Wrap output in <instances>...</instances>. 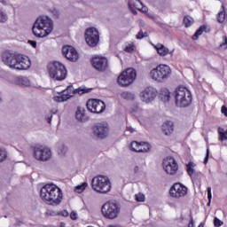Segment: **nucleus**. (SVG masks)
Instances as JSON below:
<instances>
[{
	"instance_id": "1",
	"label": "nucleus",
	"mask_w": 227,
	"mask_h": 227,
	"mask_svg": "<svg viewBox=\"0 0 227 227\" xmlns=\"http://www.w3.org/2000/svg\"><path fill=\"white\" fill-rule=\"evenodd\" d=\"M2 60L12 70H28L31 67V60L28 57L11 51H5L2 54Z\"/></svg>"
},
{
	"instance_id": "2",
	"label": "nucleus",
	"mask_w": 227,
	"mask_h": 227,
	"mask_svg": "<svg viewBox=\"0 0 227 227\" xmlns=\"http://www.w3.org/2000/svg\"><path fill=\"white\" fill-rule=\"evenodd\" d=\"M40 197L44 203L54 207L63 201V192L54 184H46L40 190Z\"/></svg>"
},
{
	"instance_id": "3",
	"label": "nucleus",
	"mask_w": 227,
	"mask_h": 227,
	"mask_svg": "<svg viewBox=\"0 0 227 227\" xmlns=\"http://www.w3.org/2000/svg\"><path fill=\"white\" fill-rule=\"evenodd\" d=\"M52 29H54L52 20L47 16H41L35 21L32 33L36 38H45L52 33Z\"/></svg>"
},
{
	"instance_id": "4",
	"label": "nucleus",
	"mask_w": 227,
	"mask_h": 227,
	"mask_svg": "<svg viewBox=\"0 0 227 227\" xmlns=\"http://www.w3.org/2000/svg\"><path fill=\"white\" fill-rule=\"evenodd\" d=\"M175 100L177 107H189L192 104V94L186 87L179 86L175 90Z\"/></svg>"
},
{
	"instance_id": "5",
	"label": "nucleus",
	"mask_w": 227,
	"mask_h": 227,
	"mask_svg": "<svg viewBox=\"0 0 227 227\" xmlns=\"http://www.w3.org/2000/svg\"><path fill=\"white\" fill-rule=\"evenodd\" d=\"M92 190L98 194H107L111 192V180L106 176H98L91 180Z\"/></svg>"
},
{
	"instance_id": "6",
	"label": "nucleus",
	"mask_w": 227,
	"mask_h": 227,
	"mask_svg": "<svg viewBox=\"0 0 227 227\" xmlns=\"http://www.w3.org/2000/svg\"><path fill=\"white\" fill-rule=\"evenodd\" d=\"M101 212L106 219H116L121 212V206L115 200L107 201L102 206Z\"/></svg>"
},
{
	"instance_id": "7",
	"label": "nucleus",
	"mask_w": 227,
	"mask_h": 227,
	"mask_svg": "<svg viewBox=\"0 0 227 227\" xmlns=\"http://www.w3.org/2000/svg\"><path fill=\"white\" fill-rule=\"evenodd\" d=\"M150 77L157 82H166L171 77V68L168 65L160 64L150 72Z\"/></svg>"
},
{
	"instance_id": "8",
	"label": "nucleus",
	"mask_w": 227,
	"mask_h": 227,
	"mask_svg": "<svg viewBox=\"0 0 227 227\" xmlns=\"http://www.w3.org/2000/svg\"><path fill=\"white\" fill-rule=\"evenodd\" d=\"M49 75L53 81H65L67 79V67L61 62H53L49 67Z\"/></svg>"
},
{
	"instance_id": "9",
	"label": "nucleus",
	"mask_w": 227,
	"mask_h": 227,
	"mask_svg": "<svg viewBox=\"0 0 227 227\" xmlns=\"http://www.w3.org/2000/svg\"><path fill=\"white\" fill-rule=\"evenodd\" d=\"M33 157L35 160H40L41 162H47L51 160L52 157V151L42 145H35L33 147Z\"/></svg>"
},
{
	"instance_id": "10",
	"label": "nucleus",
	"mask_w": 227,
	"mask_h": 227,
	"mask_svg": "<svg viewBox=\"0 0 227 227\" xmlns=\"http://www.w3.org/2000/svg\"><path fill=\"white\" fill-rule=\"evenodd\" d=\"M136 69L128 68L119 75L118 83L120 86H129L136 81Z\"/></svg>"
},
{
	"instance_id": "11",
	"label": "nucleus",
	"mask_w": 227,
	"mask_h": 227,
	"mask_svg": "<svg viewBox=\"0 0 227 227\" xmlns=\"http://www.w3.org/2000/svg\"><path fill=\"white\" fill-rule=\"evenodd\" d=\"M99 41L100 35L98 34V30H97V28L92 27L86 29L85 42L90 47H97Z\"/></svg>"
},
{
	"instance_id": "12",
	"label": "nucleus",
	"mask_w": 227,
	"mask_h": 227,
	"mask_svg": "<svg viewBox=\"0 0 227 227\" xmlns=\"http://www.w3.org/2000/svg\"><path fill=\"white\" fill-rule=\"evenodd\" d=\"M163 169L167 173V175H170V176H175L176 173H178V163L176 160L173 157H167L163 160Z\"/></svg>"
},
{
	"instance_id": "13",
	"label": "nucleus",
	"mask_w": 227,
	"mask_h": 227,
	"mask_svg": "<svg viewBox=\"0 0 227 227\" xmlns=\"http://www.w3.org/2000/svg\"><path fill=\"white\" fill-rule=\"evenodd\" d=\"M157 95H159V92L157 91V89L149 86L146 87L141 93H140V100L142 102H145V104H150L157 98Z\"/></svg>"
},
{
	"instance_id": "14",
	"label": "nucleus",
	"mask_w": 227,
	"mask_h": 227,
	"mask_svg": "<svg viewBox=\"0 0 227 227\" xmlns=\"http://www.w3.org/2000/svg\"><path fill=\"white\" fill-rule=\"evenodd\" d=\"M87 109L90 113L100 114L106 111V103L100 99H90L87 101Z\"/></svg>"
},
{
	"instance_id": "15",
	"label": "nucleus",
	"mask_w": 227,
	"mask_h": 227,
	"mask_svg": "<svg viewBox=\"0 0 227 227\" xmlns=\"http://www.w3.org/2000/svg\"><path fill=\"white\" fill-rule=\"evenodd\" d=\"M92 134L98 139H106L109 136V125L104 123H97L91 128Z\"/></svg>"
},
{
	"instance_id": "16",
	"label": "nucleus",
	"mask_w": 227,
	"mask_h": 227,
	"mask_svg": "<svg viewBox=\"0 0 227 227\" xmlns=\"http://www.w3.org/2000/svg\"><path fill=\"white\" fill-rule=\"evenodd\" d=\"M172 198H184L187 195V187L180 183H176L169 190Z\"/></svg>"
},
{
	"instance_id": "17",
	"label": "nucleus",
	"mask_w": 227,
	"mask_h": 227,
	"mask_svg": "<svg viewBox=\"0 0 227 227\" xmlns=\"http://www.w3.org/2000/svg\"><path fill=\"white\" fill-rule=\"evenodd\" d=\"M91 63L93 68H95V70L98 72H106V70H107V67H109L107 59L104 57L96 56L92 58Z\"/></svg>"
},
{
	"instance_id": "18",
	"label": "nucleus",
	"mask_w": 227,
	"mask_h": 227,
	"mask_svg": "<svg viewBox=\"0 0 227 227\" xmlns=\"http://www.w3.org/2000/svg\"><path fill=\"white\" fill-rule=\"evenodd\" d=\"M62 54L65 56V58H67V59H68V61H72L73 63L79 60V53L73 46H63Z\"/></svg>"
},
{
	"instance_id": "19",
	"label": "nucleus",
	"mask_w": 227,
	"mask_h": 227,
	"mask_svg": "<svg viewBox=\"0 0 227 227\" xmlns=\"http://www.w3.org/2000/svg\"><path fill=\"white\" fill-rule=\"evenodd\" d=\"M154 49H156L157 53L161 56V58H164V56H168V54H170V56H173V51H169V49H168L164 44L158 43L156 45H153Z\"/></svg>"
},
{
	"instance_id": "20",
	"label": "nucleus",
	"mask_w": 227,
	"mask_h": 227,
	"mask_svg": "<svg viewBox=\"0 0 227 227\" xmlns=\"http://www.w3.org/2000/svg\"><path fill=\"white\" fill-rule=\"evenodd\" d=\"M86 110H84L83 107L78 106L76 112H75V118L78 121H82V123L84 121H88V116H86L85 113Z\"/></svg>"
},
{
	"instance_id": "21",
	"label": "nucleus",
	"mask_w": 227,
	"mask_h": 227,
	"mask_svg": "<svg viewBox=\"0 0 227 227\" xmlns=\"http://www.w3.org/2000/svg\"><path fill=\"white\" fill-rule=\"evenodd\" d=\"M162 130L166 136H171L173 131L175 130V126L173 125V121H167L162 125Z\"/></svg>"
},
{
	"instance_id": "22",
	"label": "nucleus",
	"mask_w": 227,
	"mask_h": 227,
	"mask_svg": "<svg viewBox=\"0 0 227 227\" xmlns=\"http://www.w3.org/2000/svg\"><path fill=\"white\" fill-rule=\"evenodd\" d=\"M137 4L129 1L128 4V6L130 10V12H132V13H134V15H136V13H137V11L136 10H141V8H143V3H141L139 0H136Z\"/></svg>"
},
{
	"instance_id": "23",
	"label": "nucleus",
	"mask_w": 227,
	"mask_h": 227,
	"mask_svg": "<svg viewBox=\"0 0 227 227\" xmlns=\"http://www.w3.org/2000/svg\"><path fill=\"white\" fill-rule=\"evenodd\" d=\"M15 84L18 86H31V82L26 76H18L15 79Z\"/></svg>"
},
{
	"instance_id": "24",
	"label": "nucleus",
	"mask_w": 227,
	"mask_h": 227,
	"mask_svg": "<svg viewBox=\"0 0 227 227\" xmlns=\"http://www.w3.org/2000/svg\"><path fill=\"white\" fill-rule=\"evenodd\" d=\"M72 90H74V87L73 86H68L67 88V90H64L62 91V95H61L62 102H67V100H69V98H72V97H74V95L71 94Z\"/></svg>"
},
{
	"instance_id": "25",
	"label": "nucleus",
	"mask_w": 227,
	"mask_h": 227,
	"mask_svg": "<svg viewBox=\"0 0 227 227\" xmlns=\"http://www.w3.org/2000/svg\"><path fill=\"white\" fill-rule=\"evenodd\" d=\"M194 168H196V165L192 161H189L186 165V171L191 178L196 176V169H194Z\"/></svg>"
},
{
	"instance_id": "26",
	"label": "nucleus",
	"mask_w": 227,
	"mask_h": 227,
	"mask_svg": "<svg viewBox=\"0 0 227 227\" xmlns=\"http://www.w3.org/2000/svg\"><path fill=\"white\" fill-rule=\"evenodd\" d=\"M160 98L163 102H169L171 100V93L169 90L164 88L160 90Z\"/></svg>"
},
{
	"instance_id": "27",
	"label": "nucleus",
	"mask_w": 227,
	"mask_h": 227,
	"mask_svg": "<svg viewBox=\"0 0 227 227\" xmlns=\"http://www.w3.org/2000/svg\"><path fill=\"white\" fill-rule=\"evenodd\" d=\"M203 32H207V26H201L196 32L195 34L192 35V40H198V38H200V36H201V35H203Z\"/></svg>"
},
{
	"instance_id": "28",
	"label": "nucleus",
	"mask_w": 227,
	"mask_h": 227,
	"mask_svg": "<svg viewBox=\"0 0 227 227\" xmlns=\"http://www.w3.org/2000/svg\"><path fill=\"white\" fill-rule=\"evenodd\" d=\"M93 89H87L86 87H80L73 90V95H84V93H90Z\"/></svg>"
},
{
	"instance_id": "29",
	"label": "nucleus",
	"mask_w": 227,
	"mask_h": 227,
	"mask_svg": "<svg viewBox=\"0 0 227 227\" xmlns=\"http://www.w3.org/2000/svg\"><path fill=\"white\" fill-rule=\"evenodd\" d=\"M139 145H140V149L142 151H138V153H146L148 152H150V144L146 143V142H140L139 143Z\"/></svg>"
},
{
	"instance_id": "30",
	"label": "nucleus",
	"mask_w": 227,
	"mask_h": 227,
	"mask_svg": "<svg viewBox=\"0 0 227 227\" xmlns=\"http://www.w3.org/2000/svg\"><path fill=\"white\" fill-rule=\"evenodd\" d=\"M183 22L185 26V27H191V26H192V24H194V19H192V17L187 15L184 17Z\"/></svg>"
},
{
	"instance_id": "31",
	"label": "nucleus",
	"mask_w": 227,
	"mask_h": 227,
	"mask_svg": "<svg viewBox=\"0 0 227 227\" xmlns=\"http://www.w3.org/2000/svg\"><path fill=\"white\" fill-rule=\"evenodd\" d=\"M121 97L124 98V100H134L136 98V96L132 92L124 91L121 94Z\"/></svg>"
},
{
	"instance_id": "32",
	"label": "nucleus",
	"mask_w": 227,
	"mask_h": 227,
	"mask_svg": "<svg viewBox=\"0 0 227 227\" xmlns=\"http://www.w3.org/2000/svg\"><path fill=\"white\" fill-rule=\"evenodd\" d=\"M139 142L137 141H133L130 145V148L133 152L139 153L140 151H143V149L140 148Z\"/></svg>"
},
{
	"instance_id": "33",
	"label": "nucleus",
	"mask_w": 227,
	"mask_h": 227,
	"mask_svg": "<svg viewBox=\"0 0 227 227\" xmlns=\"http://www.w3.org/2000/svg\"><path fill=\"white\" fill-rule=\"evenodd\" d=\"M88 187V183H83L80 185H77L74 187V192H78V194H81V192H84V189H86Z\"/></svg>"
},
{
	"instance_id": "34",
	"label": "nucleus",
	"mask_w": 227,
	"mask_h": 227,
	"mask_svg": "<svg viewBox=\"0 0 227 227\" xmlns=\"http://www.w3.org/2000/svg\"><path fill=\"white\" fill-rule=\"evenodd\" d=\"M225 19H226V12H220L217 14V22H219L220 24H223V22H224Z\"/></svg>"
},
{
	"instance_id": "35",
	"label": "nucleus",
	"mask_w": 227,
	"mask_h": 227,
	"mask_svg": "<svg viewBox=\"0 0 227 227\" xmlns=\"http://www.w3.org/2000/svg\"><path fill=\"white\" fill-rule=\"evenodd\" d=\"M67 148L66 147L65 145H63V144L59 145V147H58L59 155H65V153H67Z\"/></svg>"
},
{
	"instance_id": "36",
	"label": "nucleus",
	"mask_w": 227,
	"mask_h": 227,
	"mask_svg": "<svg viewBox=\"0 0 227 227\" xmlns=\"http://www.w3.org/2000/svg\"><path fill=\"white\" fill-rule=\"evenodd\" d=\"M6 150L0 148V162H4L6 160Z\"/></svg>"
},
{
	"instance_id": "37",
	"label": "nucleus",
	"mask_w": 227,
	"mask_h": 227,
	"mask_svg": "<svg viewBox=\"0 0 227 227\" xmlns=\"http://www.w3.org/2000/svg\"><path fill=\"white\" fill-rule=\"evenodd\" d=\"M207 200H208L207 207H210V204L212 203V188L208 186L207 188Z\"/></svg>"
},
{
	"instance_id": "38",
	"label": "nucleus",
	"mask_w": 227,
	"mask_h": 227,
	"mask_svg": "<svg viewBox=\"0 0 227 227\" xmlns=\"http://www.w3.org/2000/svg\"><path fill=\"white\" fill-rule=\"evenodd\" d=\"M6 20H8V16L4 12L0 10V22L4 23Z\"/></svg>"
},
{
	"instance_id": "39",
	"label": "nucleus",
	"mask_w": 227,
	"mask_h": 227,
	"mask_svg": "<svg viewBox=\"0 0 227 227\" xmlns=\"http://www.w3.org/2000/svg\"><path fill=\"white\" fill-rule=\"evenodd\" d=\"M148 36V32L143 33V30H140L137 35V40H142V38H146Z\"/></svg>"
},
{
	"instance_id": "40",
	"label": "nucleus",
	"mask_w": 227,
	"mask_h": 227,
	"mask_svg": "<svg viewBox=\"0 0 227 227\" xmlns=\"http://www.w3.org/2000/svg\"><path fill=\"white\" fill-rule=\"evenodd\" d=\"M56 113H58V110L51 112L48 115L45 116V120L48 123H51V121H52V114H56Z\"/></svg>"
},
{
	"instance_id": "41",
	"label": "nucleus",
	"mask_w": 227,
	"mask_h": 227,
	"mask_svg": "<svg viewBox=\"0 0 227 227\" xmlns=\"http://www.w3.org/2000/svg\"><path fill=\"white\" fill-rule=\"evenodd\" d=\"M214 224L215 227H220L223 226V224H224V223H223V221H221L219 218L215 217L214 218Z\"/></svg>"
},
{
	"instance_id": "42",
	"label": "nucleus",
	"mask_w": 227,
	"mask_h": 227,
	"mask_svg": "<svg viewBox=\"0 0 227 227\" xmlns=\"http://www.w3.org/2000/svg\"><path fill=\"white\" fill-rule=\"evenodd\" d=\"M135 198H136L137 201H140V202L145 201V194H143V193L136 194Z\"/></svg>"
},
{
	"instance_id": "43",
	"label": "nucleus",
	"mask_w": 227,
	"mask_h": 227,
	"mask_svg": "<svg viewBox=\"0 0 227 227\" xmlns=\"http://www.w3.org/2000/svg\"><path fill=\"white\" fill-rule=\"evenodd\" d=\"M125 52H133L134 51V45L129 44V45H126L124 48Z\"/></svg>"
},
{
	"instance_id": "44",
	"label": "nucleus",
	"mask_w": 227,
	"mask_h": 227,
	"mask_svg": "<svg viewBox=\"0 0 227 227\" xmlns=\"http://www.w3.org/2000/svg\"><path fill=\"white\" fill-rule=\"evenodd\" d=\"M223 41H224V43H221L220 44V48L221 49H226V47H227V37H226V35H224L223 37Z\"/></svg>"
},
{
	"instance_id": "45",
	"label": "nucleus",
	"mask_w": 227,
	"mask_h": 227,
	"mask_svg": "<svg viewBox=\"0 0 227 227\" xmlns=\"http://www.w3.org/2000/svg\"><path fill=\"white\" fill-rule=\"evenodd\" d=\"M218 139H219V141H221V142H223V141H227V133H226V131H225L223 134H222V136H220V137H218Z\"/></svg>"
},
{
	"instance_id": "46",
	"label": "nucleus",
	"mask_w": 227,
	"mask_h": 227,
	"mask_svg": "<svg viewBox=\"0 0 227 227\" xmlns=\"http://www.w3.org/2000/svg\"><path fill=\"white\" fill-rule=\"evenodd\" d=\"M210 155V151L208 149H207L206 151V157L204 159V164H208V157Z\"/></svg>"
},
{
	"instance_id": "47",
	"label": "nucleus",
	"mask_w": 227,
	"mask_h": 227,
	"mask_svg": "<svg viewBox=\"0 0 227 227\" xmlns=\"http://www.w3.org/2000/svg\"><path fill=\"white\" fill-rule=\"evenodd\" d=\"M70 217L73 221H75V219H77V213L75 211H72L70 214Z\"/></svg>"
},
{
	"instance_id": "48",
	"label": "nucleus",
	"mask_w": 227,
	"mask_h": 227,
	"mask_svg": "<svg viewBox=\"0 0 227 227\" xmlns=\"http://www.w3.org/2000/svg\"><path fill=\"white\" fill-rule=\"evenodd\" d=\"M53 100H54V102H63L61 96L53 97Z\"/></svg>"
},
{
	"instance_id": "49",
	"label": "nucleus",
	"mask_w": 227,
	"mask_h": 227,
	"mask_svg": "<svg viewBox=\"0 0 227 227\" xmlns=\"http://www.w3.org/2000/svg\"><path fill=\"white\" fill-rule=\"evenodd\" d=\"M27 43L32 45V47H34V49H36V41L28 40Z\"/></svg>"
},
{
	"instance_id": "50",
	"label": "nucleus",
	"mask_w": 227,
	"mask_h": 227,
	"mask_svg": "<svg viewBox=\"0 0 227 227\" xmlns=\"http://www.w3.org/2000/svg\"><path fill=\"white\" fill-rule=\"evenodd\" d=\"M59 215H62L63 217H68V211L64 210V211L59 213Z\"/></svg>"
},
{
	"instance_id": "51",
	"label": "nucleus",
	"mask_w": 227,
	"mask_h": 227,
	"mask_svg": "<svg viewBox=\"0 0 227 227\" xmlns=\"http://www.w3.org/2000/svg\"><path fill=\"white\" fill-rule=\"evenodd\" d=\"M221 111H222L223 114H224V116L227 117V107L225 106H222Z\"/></svg>"
},
{
	"instance_id": "52",
	"label": "nucleus",
	"mask_w": 227,
	"mask_h": 227,
	"mask_svg": "<svg viewBox=\"0 0 227 227\" xmlns=\"http://www.w3.org/2000/svg\"><path fill=\"white\" fill-rule=\"evenodd\" d=\"M46 215H50V216L56 215V212L52 210H48L46 211Z\"/></svg>"
},
{
	"instance_id": "53",
	"label": "nucleus",
	"mask_w": 227,
	"mask_h": 227,
	"mask_svg": "<svg viewBox=\"0 0 227 227\" xmlns=\"http://www.w3.org/2000/svg\"><path fill=\"white\" fill-rule=\"evenodd\" d=\"M226 131H224V129L223 128H218V134L219 137L223 136V134H224Z\"/></svg>"
},
{
	"instance_id": "54",
	"label": "nucleus",
	"mask_w": 227,
	"mask_h": 227,
	"mask_svg": "<svg viewBox=\"0 0 227 227\" xmlns=\"http://www.w3.org/2000/svg\"><path fill=\"white\" fill-rule=\"evenodd\" d=\"M188 227H194V221L192 220V216H191V222L189 223Z\"/></svg>"
},
{
	"instance_id": "55",
	"label": "nucleus",
	"mask_w": 227,
	"mask_h": 227,
	"mask_svg": "<svg viewBox=\"0 0 227 227\" xmlns=\"http://www.w3.org/2000/svg\"><path fill=\"white\" fill-rule=\"evenodd\" d=\"M127 131L128 132H130L131 134H133V132H134V129H132V127H127Z\"/></svg>"
},
{
	"instance_id": "56",
	"label": "nucleus",
	"mask_w": 227,
	"mask_h": 227,
	"mask_svg": "<svg viewBox=\"0 0 227 227\" xmlns=\"http://www.w3.org/2000/svg\"><path fill=\"white\" fill-rule=\"evenodd\" d=\"M1 3H2V4H4V5L7 4H6V1H4V0H2Z\"/></svg>"
},
{
	"instance_id": "57",
	"label": "nucleus",
	"mask_w": 227,
	"mask_h": 227,
	"mask_svg": "<svg viewBox=\"0 0 227 227\" xmlns=\"http://www.w3.org/2000/svg\"><path fill=\"white\" fill-rule=\"evenodd\" d=\"M135 171H136V173H137V171H139V167H136Z\"/></svg>"
},
{
	"instance_id": "58",
	"label": "nucleus",
	"mask_w": 227,
	"mask_h": 227,
	"mask_svg": "<svg viewBox=\"0 0 227 227\" xmlns=\"http://www.w3.org/2000/svg\"><path fill=\"white\" fill-rule=\"evenodd\" d=\"M198 227H205V225H203V223H200Z\"/></svg>"
},
{
	"instance_id": "59",
	"label": "nucleus",
	"mask_w": 227,
	"mask_h": 227,
	"mask_svg": "<svg viewBox=\"0 0 227 227\" xmlns=\"http://www.w3.org/2000/svg\"><path fill=\"white\" fill-rule=\"evenodd\" d=\"M151 19H153V20H155V16H150Z\"/></svg>"
},
{
	"instance_id": "60",
	"label": "nucleus",
	"mask_w": 227,
	"mask_h": 227,
	"mask_svg": "<svg viewBox=\"0 0 227 227\" xmlns=\"http://www.w3.org/2000/svg\"><path fill=\"white\" fill-rule=\"evenodd\" d=\"M60 226H61V227H64V226H65V223H60Z\"/></svg>"
},
{
	"instance_id": "61",
	"label": "nucleus",
	"mask_w": 227,
	"mask_h": 227,
	"mask_svg": "<svg viewBox=\"0 0 227 227\" xmlns=\"http://www.w3.org/2000/svg\"><path fill=\"white\" fill-rule=\"evenodd\" d=\"M0 102H3V98H1V93H0Z\"/></svg>"
},
{
	"instance_id": "62",
	"label": "nucleus",
	"mask_w": 227,
	"mask_h": 227,
	"mask_svg": "<svg viewBox=\"0 0 227 227\" xmlns=\"http://www.w3.org/2000/svg\"><path fill=\"white\" fill-rule=\"evenodd\" d=\"M143 12H146V7L144 8Z\"/></svg>"
}]
</instances>
